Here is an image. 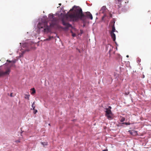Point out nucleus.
Masks as SVG:
<instances>
[{
    "label": "nucleus",
    "instance_id": "nucleus-1",
    "mask_svg": "<svg viewBox=\"0 0 151 151\" xmlns=\"http://www.w3.org/2000/svg\"><path fill=\"white\" fill-rule=\"evenodd\" d=\"M73 12L66 15L67 19L70 21L77 22L79 20L84 21L86 19H93V16L90 12L83 13L82 9L79 6H74L70 11Z\"/></svg>",
    "mask_w": 151,
    "mask_h": 151
},
{
    "label": "nucleus",
    "instance_id": "nucleus-2",
    "mask_svg": "<svg viewBox=\"0 0 151 151\" xmlns=\"http://www.w3.org/2000/svg\"><path fill=\"white\" fill-rule=\"evenodd\" d=\"M49 20L52 22L50 24V26L48 25L47 21V17L46 16H43L42 18L38 19L36 29L38 34L41 32L45 33H47L50 31V27H53L57 23V19L55 17L54 15L52 13L50 14L48 16Z\"/></svg>",
    "mask_w": 151,
    "mask_h": 151
},
{
    "label": "nucleus",
    "instance_id": "nucleus-3",
    "mask_svg": "<svg viewBox=\"0 0 151 151\" xmlns=\"http://www.w3.org/2000/svg\"><path fill=\"white\" fill-rule=\"evenodd\" d=\"M20 44L21 45H22V47L24 49L22 51V52L19 54V57H22L23 56L24 54L26 51H29L31 48L32 43L30 40H28L25 41L24 43H21Z\"/></svg>",
    "mask_w": 151,
    "mask_h": 151
},
{
    "label": "nucleus",
    "instance_id": "nucleus-4",
    "mask_svg": "<svg viewBox=\"0 0 151 151\" xmlns=\"http://www.w3.org/2000/svg\"><path fill=\"white\" fill-rule=\"evenodd\" d=\"M10 72L11 70L9 68H7L5 71L2 70L0 71V77L9 75Z\"/></svg>",
    "mask_w": 151,
    "mask_h": 151
},
{
    "label": "nucleus",
    "instance_id": "nucleus-5",
    "mask_svg": "<svg viewBox=\"0 0 151 151\" xmlns=\"http://www.w3.org/2000/svg\"><path fill=\"white\" fill-rule=\"evenodd\" d=\"M105 116L109 120H111L112 119V113L111 110H109L106 109Z\"/></svg>",
    "mask_w": 151,
    "mask_h": 151
},
{
    "label": "nucleus",
    "instance_id": "nucleus-6",
    "mask_svg": "<svg viewBox=\"0 0 151 151\" xmlns=\"http://www.w3.org/2000/svg\"><path fill=\"white\" fill-rule=\"evenodd\" d=\"M62 21L63 24V25L66 26V27H65L63 28V29L66 30H67L68 29V28L69 27H72V25L71 24H69L68 23L65 22L63 19L62 20Z\"/></svg>",
    "mask_w": 151,
    "mask_h": 151
},
{
    "label": "nucleus",
    "instance_id": "nucleus-7",
    "mask_svg": "<svg viewBox=\"0 0 151 151\" xmlns=\"http://www.w3.org/2000/svg\"><path fill=\"white\" fill-rule=\"evenodd\" d=\"M107 9L106 8V7L105 6H103L101 9L99 11V14H101L103 13L104 14V13L105 12H106V10Z\"/></svg>",
    "mask_w": 151,
    "mask_h": 151
},
{
    "label": "nucleus",
    "instance_id": "nucleus-8",
    "mask_svg": "<svg viewBox=\"0 0 151 151\" xmlns=\"http://www.w3.org/2000/svg\"><path fill=\"white\" fill-rule=\"evenodd\" d=\"M106 48L107 50L109 49V52L110 54L111 50H113V47L111 45L109 44L106 46Z\"/></svg>",
    "mask_w": 151,
    "mask_h": 151
},
{
    "label": "nucleus",
    "instance_id": "nucleus-9",
    "mask_svg": "<svg viewBox=\"0 0 151 151\" xmlns=\"http://www.w3.org/2000/svg\"><path fill=\"white\" fill-rule=\"evenodd\" d=\"M111 35L112 38L113 39V40L114 41H115L116 40L115 34L114 33V32H111Z\"/></svg>",
    "mask_w": 151,
    "mask_h": 151
},
{
    "label": "nucleus",
    "instance_id": "nucleus-10",
    "mask_svg": "<svg viewBox=\"0 0 151 151\" xmlns=\"http://www.w3.org/2000/svg\"><path fill=\"white\" fill-rule=\"evenodd\" d=\"M41 143L44 147H45V146L47 145L48 142H41Z\"/></svg>",
    "mask_w": 151,
    "mask_h": 151
},
{
    "label": "nucleus",
    "instance_id": "nucleus-11",
    "mask_svg": "<svg viewBox=\"0 0 151 151\" xmlns=\"http://www.w3.org/2000/svg\"><path fill=\"white\" fill-rule=\"evenodd\" d=\"M115 23V22H114V24ZM115 31V26H114V24L113 26L112 27V31L111 32H114Z\"/></svg>",
    "mask_w": 151,
    "mask_h": 151
},
{
    "label": "nucleus",
    "instance_id": "nucleus-12",
    "mask_svg": "<svg viewBox=\"0 0 151 151\" xmlns=\"http://www.w3.org/2000/svg\"><path fill=\"white\" fill-rule=\"evenodd\" d=\"M116 4H118V7L119 8H120L121 6V2H118L116 1Z\"/></svg>",
    "mask_w": 151,
    "mask_h": 151
},
{
    "label": "nucleus",
    "instance_id": "nucleus-13",
    "mask_svg": "<svg viewBox=\"0 0 151 151\" xmlns=\"http://www.w3.org/2000/svg\"><path fill=\"white\" fill-rule=\"evenodd\" d=\"M137 131L134 130L132 132H131L130 133L132 135L134 134L135 135L137 134Z\"/></svg>",
    "mask_w": 151,
    "mask_h": 151
},
{
    "label": "nucleus",
    "instance_id": "nucleus-14",
    "mask_svg": "<svg viewBox=\"0 0 151 151\" xmlns=\"http://www.w3.org/2000/svg\"><path fill=\"white\" fill-rule=\"evenodd\" d=\"M32 92L31 93V94H34L35 93L36 91H35V89L34 88H33L32 89Z\"/></svg>",
    "mask_w": 151,
    "mask_h": 151
},
{
    "label": "nucleus",
    "instance_id": "nucleus-15",
    "mask_svg": "<svg viewBox=\"0 0 151 151\" xmlns=\"http://www.w3.org/2000/svg\"><path fill=\"white\" fill-rule=\"evenodd\" d=\"M25 99H27L28 100L29 99V97L30 95H29L25 94Z\"/></svg>",
    "mask_w": 151,
    "mask_h": 151
},
{
    "label": "nucleus",
    "instance_id": "nucleus-16",
    "mask_svg": "<svg viewBox=\"0 0 151 151\" xmlns=\"http://www.w3.org/2000/svg\"><path fill=\"white\" fill-rule=\"evenodd\" d=\"M125 120V118L124 117H122L120 121L121 122H124Z\"/></svg>",
    "mask_w": 151,
    "mask_h": 151
},
{
    "label": "nucleus",
    "instance_id": "nucleus-17",
    "mask_svg": "<svg viewBox=\"0 0 151 151\" xmlns=\"http://www.w3.org/2000/svg\"><path fill=\"white\" fill-rule=\"evenodd\" d=\"M35 102H34L32 104V109H35V106H34V104H35Z\"/></svg>",
    "mask_w": 151,
    "mask_h": 151
},
{
    "label": "nucleus",
    "instance_id": "nucleus-18",
    "mask_svg": "<svg viewBox=\"0 0 151 151\" xmlns=\"http://www.w3.org/2000/svg\"><path fill=\"white\" fill-rule=\"evenodd\" d=\"M70 32L72 33V35L73 37H75L76 36V34L75 33H73L72 30L70 31Z\"/></svg>",
    "mask_w": 151,
    "mask_h": 151
},
{
    "label": "nucleus",
    "instance_id": "nucleus-19",
    "mask_svg": "<svg viewBox=\"0 0 151 151\" xmlns=\"http://www.w3.org/2000/svg\"><path fill=\"white\" fill-rule=\"evenodd\" d=\"M7 62H9V63H11V62H12L14 64L15 62H16V61L15 60H13V61H11V60H7Z\"/></svg>",
    "mask_w": 151,
    "mask_h": 151
},
{
    "label": "nucleus",
    "instance_id": "nucleus-20",
    "mask_svg": "<svg viewBox=\"0 0 151 151\" xmlns=\"http://www.w3.org/2000/svg\"><path fill=\"white\" fill-rule=\"evenodd\" d=\"M122 124H125L126 125H130L131 124L129 122H124Z\"/></svg>",
    "mask_w": 151,
    "mask_h": 151
},
{
    "label": "nucleus",
    "instance_id": "nucleus-21",
    "mask_svg": "<svg viewBox=\"0 0 151 151\" xmlns=\"http://www.w3.org/2000/svg\"><path fill=\"white\" fill-rule=\"evenodd\" d=\"M33 110L34 111L33 113L34 114H35L37 112V110L35 109H33Z\"/></svg>",
    "mask_w": 151,
    "mask_h": 151
},
{
    "label": "nucleus",
    "instance_id": "nucleus-22",
    "mask_svg": "<svg viewBox=\"0 0 151 151\" xmlns=\"http://www.w3.org/2000/svg\"><path fill=\"white\" fill-rule=\"evenodd\" d=\"M111 107L110 106H109L108 108H106L105 109H108V110H111Z\"/></svg>",
    "mask_w": 151,
    "mask_h": 151
},
{
    "label": "nucleus",
    "instance_id": "nucleus-23",
    "mask_svg": "<svg viewBox=\"0 0 151 151\" xmlns=\"http://www.w3.org/2000/svg\"><path fill=\"white\" fill-rule=\"evenodd\" d=\"M80 33L81 34H82L83 33V31L82 30V29H80Z\"/></svg>",
    "mask_w": 151,
    "mask_h": 151
},
{
    "label": "nucleus",
    "instance_id": "nucleus-24",
    "mask_svg": "<svg viewBox=\"0 0 151 151\" xmlns=\"http://www.w3.org/2000/svg\"><path fill=\"white\" fill-rule=\"evenodd\" d=\"M106 16V15L105 14H104V16H103L102 17V20H103V19H104V17H105Z\"/></svg>",
    "mask_w": 151,
    "mask_h": 151
},
{
    "label": "nucleus",
    "instance_id": "nucleus-25",
    "mask_svg": "<svg viewBox=\"0 0 151 151\" xmlns=\"http://www.w3.org/2000/svg\"><path fill=\"white\" fill-rule=\"evenodd\" d=\"M122 1L123 0H117V1L118 2H122Z\"/></svg>",
    "mask_w": 151,
    "mask_h": 151
},
{
    "label": "nucleus",
    "instance_id": "nucleus-26",
    "mask_svg": "<svg viewBox=\"0 0 151 151\" xmlns=\"http://www.w3.org/2000/svg\"><path fill=\"white\" fill-rule=\"evenodd\" d=\"M103 151H108V150L106 149L103 150Z\"/></svg>",
    "mask_w": 151,
    "mask_h": 151
},
{
    "label": "nucleus",
    "instance_id": "nucleus-27",
    "mask_svg": "<svg viewBox=\"0 0 151 151\" xmlns=\"http://www.w3.org/2000/svg\"><path fill=\"white\" fill-rule=\"evenodd\" d=\"M110 17H112V15L111 14H110Z\"/></svg>",
    "mask_w": 151,
    "mask_h": 151
},
{
    "label": "nucleus",
    "instance_id": "nucleus-28",
    "mask_svg": "<svg viewBox=\"0 0 151 151\" xmlns=\"http://www.w3.org/2000/svg\"><path fill=\"white\" fill-rule=\"evenodd\" d=\"M140 59H139V60H138V61L139 62H140Z\"/></svg>",
    "mask_w": 151,
    "mask_h": 151
},
{
    "label": "nucleus",
    "instance_id": "nucleus-29",
    "mask_svg": "<svg viewBox=\"0 0 151 151\" xmlns=\"http://www.w3.org/2000/svg\"><path fill=\"white\" fill-rule=\"evenodd\" d=\"M10 96H12V93H11L10 94Z\"/></svg>",
    "mask_w": 151,
    "mask_h": 151
},
{
    "label": "nucleus",
    "instance_id": "nucleus-30",
    "mask_svg": "<svg viewBox=\"0 0 151 151\" xmlns=\"http://www.w3.org/2000/svg\"><path fill=\"white\" fill-rule=\"evenodd\" d=\"M126 57H127V58H128L129 57V55H127L126 56Z\"/></svg>",
    "mask_w": 151,
    "mask_h": 151
},
{
    "label": "nucleus",
    "instance_id": "nucleus-31",
    "mask_svg": "<svg viewBox=\"0 0 151 151\" xmlns=\"http://www.w3.org/2000/svg\"><path fill=\"white\" fill-rule=\"evenodd\" d=\"M59 5H60V6H61V4H60H60H59Z\"/></svg>",
    "mask_w": 151,
    "mask_h": 151
},
{
    "label": "nucleus",
    "instance_id": "nucleus-32",
    "mask_svg": "<svg viewBox=\"0 0 151 151\" xmlns=\"http://www.w3.org/2000/svg\"><path fill=\"white\" fill-rule=\"evenodd\" d=\"M55 15H57V13H56L55 14Z\"/></svg>",
    "mask_w": 151,
    "mask_h": 151
},
{
    "label": "nucleus",
    "instance_id": "nucleus-33",
    "mask_svg": "<svg viewBox=\"0 0 151 151\" xmlns=\"http://www.w3.org/2000/svg\"><path fill=\"white\" fill-rule=\"evenodd\" d=\"M17 142H19V141H17Z\"/></svg>",
    "mask_w": 151,
    "mask_h": 151
},
{
    "label": "nucleus",
    "instance_id": "nucleus-34",
    "mask_svg": "<svg viewBox=\"0 0 151 151\" xmlns=\"http://www.w3.org/2000/svg\"><path fill=\"white\" fill-rule=\"evenodd\" d=\"M145 77V76L144 75H143V78H144Z\"/></svg>",
    "mask_w": 151,
    "mask_h": 151
},
{
    "label": "nucleus",
    "instance_id": "nucleus-35",
    "mask_svg": "<svg viewBox=\"0 0 151 151\" xmlns=\"http://www.w3.org/2000/svg\"><path fill=\"white\" fill-rule=\"evenodd\" d=\"M129 93H127V94L128 95V94H129Z\"/></svg>",
    "mask_w": 151,
    "mask_h": 151
},
{
    "label": "nucleus",
    "instance_id": "nucleus-36",
    "mask_svg": "<svg viewBox=\"0 0 151 151\" xmlns=\"http://www.w3.org/2000/svg\"><path fill=\"white\" fill-rule=\"evenodd\" d=\"M116 45H117V43H116Z\"/></svg>",
    "mask_w": 151,
    "mask_h": 151
},
{
    "label": "nucleus",
    "instance_id": "nucleus-37",
    "mask_svg": "<svg viewBox=\"0 0 151 151\" xmlns=\"http://www.w3.org/2000/svg\"><path fill=\"white\" fill-rule=\"evenodd\" d=\"M96 14L97 15L98 14V13H97Z\"/></svg>",
    "mask_w": 151,
    "mask_h": 151
},
{
    "label": "nucleus",
    "instance_id": "nucleus-38",
    "mask_svg": "<svg viewBox=\"0 0 151 151\" xmlns=\"http://www.w3.org/2000/svg\"><path fill=\"white\" fill-rule=\"evenodd\" d=\"M62 13H61V14H62Z\"/></svg>",
    "mask_w": 151,
    "mask_h": 151
},
{
    "label": "nucleus",
    "instance_id": "nucleus-39",
    "mask_svg": "<svg viewBox=\"0 0 151 151\" xmlns=\"http://www.w3.org/2000/svg\"><path fill=\"white\" fill-rule=\"evenodd\" d=\"M50 38H50L49 40L50 39Z\"/></svg>",
    "mask_w": 151,
    "mask_h": 151
},
{
    "label": "nucleus",
    "instance_id": "nucleus-40",
    "mask_svg": "<svg viewBox=\"0 0 151 151\" xmlns=\"http://www.w3.org/2000/svg\"><path fill=\"white\" fill-rule=\"evenodd\" d=\"M49 125H50V124H49Z\"/></svg>",
    "mask_w": 151,
    "mask_h": 151
}]
</instances>
